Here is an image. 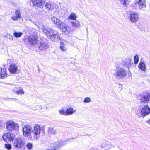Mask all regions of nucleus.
Returning a JSON list of instances; mask_svg holds the SVG:
<instances>
[{
  "mask_svg": "<svg viewBox=\"0 0 150 150\" xmlns=\"http://www.w3.org/2000/svg\"><path fill=\"white\" fill-rule=\"evenodd\" d=\"M40 28V29L52 41H56L60 40L59 34L57 31L44 25L41 26Z\"/></svg>",
  "mask_w": 150,
  "mask_h": 150,
  "instance_id": "obj_1",
  "label": "nucleus"
},
{
  "mask_svg": "<svg viewBox=\"0 0 150 150\" xmlns=\"http://www.w3.org/2000/svg\"><path fill=\"white\" fill-rule=\"evenodd\" d=\"M51 20L53 23L60 28V30L64 32L65 34L69 35L71 33V30L67 25L60 21L59 19L55 17L52 18Z\"/></svg>",
  "mask_w": 150,
  "mask_h": 150,
  "instance_id": "obj_2",
  "label": "nucleus"
},
{
  "mask_svg": "<svg viewBox=\"0 0 150 150\" xmlns=\"http://www.w3.org/2000/svg\"><path fill=\"white\" fill-rule=\"evenodd\" d=\"M111 73L116 78L122 79L127 75V71L123 68H119L116 70H112Z\"/></svg>",
  "mask_w": 150,
  "mask_h": 150,
  "instance_id": "obj_3",
  "label": "nucleus"
},
{
  "mask_svg": "<svg viewBox=\"0 0 150 150\" xmlns=\"http://www.w3.org/2000/svg\"><path fill=\"white\" fill-rule=\"evenodd\" d=\"M150 113V108L147 104L144 105L141 109H139L136 112V115L139 117H144Z\"/></svg>",
  "mask_w": 150,
  "mask_h": 150,
  "instance_id": "obj_4",
  "label": "nucleus"
},
{
  "mask_svg": "<svg viewBox=\"0 0 150 150\" xmlns=\"http://www.w3.org/2000/svg\"><path fill=\"white\" fill-rule=\"evenodd\" d=\"M150 94L148 93H143L138 96V98L140 100V103L143 105L147 104L149 100Z\"/></svg>",
  "mask_w": 150,
  "mask_h": 150,
  "instance_id": "obj_5",
  "label": "nucleus"
},
{
  "mask_svg": "<svg viewBox=\"0 0 150 150\" xmlns=\"http://www.w3.org/2000/svg\"><path fill=\"white\" fill-rule=\"evenodd\" d=\"M25 141L23 140V137L17 138L13 140V146L17 149L21 148L25 144Z\"/></svg>",
  "mask_w": 150,
  "mask_h": 150,
  "instance_id": "obj_6",
  "label": "nucleus"
},
{
  "mask_svg": "<svg viewBox=\"0 0 150 150\" xmlns=\"http://www.w3.org/2000/svg\"><path fill=\"white\" fill-rule=\"evenodd\" d=\"M44 5L42 6L41 8L42 11L43 13H46L50 10L52 9L54 7V4L51 2L48 1L44 2Z\"/></svg>",
  "mask_w": 150,
  "mask_h": 150,
  "instance_id": "obj_7",
  "label": "nucleus"
},
{
  "mask_svg": "<svg viewBox=\"0 0 150 150\" xmlns=\"http://www.w3.org/2000/svg\"><path fill=\"white\" fill-rule=\"evenodd\" d=\"M22 132L23 136L28 137L29 140L32 139V128L31 127L28 125L24 126L22 128Z\"/></svg>",
  "mask_w": 150,
  "mask_h": 150,
  "instance_id": "obj_8",
  "label": "nucleus"
},
{
  "mask_svg": "<svg viewBox=\"0 0 150 150\" xmlns=\"http://www.w3.org/2000/svg\"><path fill=\"white\" fill-rule=\"evenodd\" d=\"M41 128L39 125L36 124L34 127V128L32 130V132L34 135V137L36 140L38 141L39 139L40 134L41 132Z\"/></svg>",
  "mask_w": 150,
  "mask_h": 150,
  "instance_id": "obj_9",
  "label": "nucleus"
},
{
  "mask_svg": "<svg viewBox=\"0 0 150 150\" xmlns=\"http://www.w3.org/2000/svg\"><path fill=\"white\" fill-rule=\"evenodd\" d=\"M6 129L8 130L11 131L18 127L17 124H16L13 121H10L6 123Z\"/></svg>",
  "mask_w": 150,
  "mask_h": 150,
  "instance_id": "obj_10",
  "label": "nucleus"
},
{
  "mask_svg": "<svg viewBox=\"0 0 150 150\" xmlns=\"http://www.w3.org/2000/svg\"><path fill=\"white\" fill-rule=\"evenodd\" d=\"M139 17V16L137 13L132 12L130 14V21L132 22H135L138 20Z\"/></svg>",
  "mask_w": 150,
  "mask_h": 150,
  "instance_id": "obj_11",
  "label": "nucleus"
},
{
  "mask_svg": "<svg viewBox=\"0 0 150 150\" xmlns=\"http://www.w3.org/2000/svg\"><path fill=\"white\" fill-rule=\"evenodd\" d=\"M28 41L30 44L35 45L38 41V37L36 35H32L28 37Z\"/></svg>",
  "mask_w": 150,
  "mask_h": 150,
  "instance_id": "obj_12",
  "label": "nucleus"
},
{
  "mask_svg": "<svg viewBox=\"0 0 150 150\" xmlns=\"http://www.w3.org/2000/svg\"><path fill=\"white\" fill-rule=\"evenodd\" d=\"M3 138L5 141L7 142L13 140L14 139L13 135L9 133H6L3 136Z\"/></svg>",
  "mask_w": 150,
  "mask_h": 150,
  "instance_id": "obj_13",
  "label": "nucleus"
},
{
  "mask_svg": "<svg viewBox=\"0 0 150 150\" xmlns=\"http://www.w3.org/2000/svg\"><path fill=\"white\" fill-rule=\"evenodd\" d=\"M39 50L41 51H45L48 48V46L47 44L42 41H40L38 45Z\"/></svg>",
  "mask_w": 150,
  "mask_h": 150,
  "instance_id": "obj_14",
  "label": "nucleus"
},
{
  "mask_svg": "<svg viewBox=\"0 0 150 150\" xmlns=\"http://www.w3.org/2000/svg\"><path fill=\"white\" fill-rule=\"evenodd\" d=\"M21 12L18 10H16L11 16V19L13 21H16L21 17Z\"/></svg>",
  "mask_w": 150,
  "mask_h": 150,
  "instance_id": "obj_15",
  "label": "nucleus"
},
{
  "mask_svg": "<svg viewBox=\"0 0 150 150\" xmlns=\"http://www.w3.org/2000/svg\"><path fill=\"white\" fill-rule=\"evenodd\" d=\"M45 1L46 0H32V2L34 6L40 7L42 6L43 2Z\"/></svg>",
  "mask_w": 150,
  "mask_h": 150,
  "instance_id": "obj_16",
  "label": "nucleus"
},
{
  "mask_svg": "<svg viewBox=\"0 0 150 150\" xmlns=\"http://www.w3.org/2000/svg\"><path fill=\"white\" fill-rule=\"evenodd\" d=\"M18 67L16 65L13 64L9 66V70L10 73L12 74L15 73L17 71Z\"/></svg>",
  "mask_w": 150,
  "mask_h": 150,
  "instance_id": "obj_17",
  "label": "nucleus"
},
{
  "mask_svg": "<svg viewBox=\"0 0 150 150\" xmlns=\"http://www.w3.org/2000/svg\"><path fill=\"white\" fill-rule=\"evenodd\" d=\"M7 76L6 69L0 67V78L4 79Z\"/></svg>",
  "mask_w": 150,
  "mask_h": 150,
  "instance_id": "obj_18",
  "label": "nucleus"
},
{
  "mask_svg": "<svg viewBox=\"0 0 150 150\" xmlns=\"http://www.w3.org/2000/svg\"><path fill=\"white\" fill-rule=\"evenodd\" d=\"M145 0H138V3L139 4V8L141 9H145L146 5L145 4Z\"/></svg>",
  "mask_w": 150,
  "mask_h": 150,
  "instance_id": "obj_19",
  "label": "nucleus"
},
{
  "mask_svg": "<svg viewBox=\"0 0 150 150\" xmlns=\"http://www.w3.org/2000/svg\"><path fill=\"white\" fill-rule=\"evenodd\" d=\"M75 111L72 108H68L66 110V116L72 115Z\"/></svg>",
  "mask_w": 150,
  "mask_h": 150,
  "instance_id": "obj_20",
  "label": "nucleus"
},
{
  "mask_svg": "<svg viewBox=\"0 0 150 150\" xmlns=\"http://www.w3.org/2000/svg\"><path fill=\"white\" fill-rule=\"evenodd\" d=\"M138 67L140 69L144 71L146 69V66L144 62H142L139 64Z\"/></svg>",
  "mask_w": 150,
  "mask_h": 150,
  "instance_id": "obj_21",
  "label": "nucleus"
},
{
  "mask_svg": "<svg viewBox=\"0 0 150 150\" xmlns=\"http://www.w3.org/2000/svg\"><path fill=\"white\" fill-rule=\"evenodd\" d=\"M57 129L54 128H50L48 129L49 132L53 135L57 133Z\"/></svg>",
  "mask_w": 150,
  "mask_h": 150,
  "instance_id": "obj_22",
  "label": "nucleus"
},
{
  "mask_svg": "<svg viewBox=\"0 0 150 150\" xmlns=\"http://www.w3.org/2000/svg\"><path fill=\"white\" fill-rule=\"evenodd\" d=\"M71 23L72 25L75 27H79L80 26L79 22L77 21H72Z\"/></svg>",
  "mask_w": 150,
  "mask_h": 150,
  "instance_id": "obj_23",
  "label": "nucleus"
},
{
  "mask_svg": "<svg viewBox=\"0 0 150 150\" xmlns=\"http://www.w3.org/2000/svg\"><path fill=\"white\" fill-rule=\"evenodd\" d=\"M76 16L75 13H72L69 16V19L70 20H76Z\"/></svg>",
  "mask_w": 150,
  "mask_h": 150,
  "instance_id": "obj_24",
  "label": "nucleus"
},
{
  "mask_svg": "<svg viewBox=\"0 0 150 150\" xmlns=\"http://www.w3.org/2000/svg\"><path fill=\"white\" fill-rule=\"evenodd\" d=\"M22 34L23 33L22 32H18L15 31L13 33V35L15 37H20L21 36Z\"/></svg>",
  "mask_w": 150,
  "mask_h": 150,
  "instance_id": "obj_25",
  "label": "nucleus"
},
{
  "mask_svg": "<svg viewBox=\"0 0 150 150\" xmlns=\"http://www.w3.org/2000/svg\"><path fill=\"white\" fill-rule=\"evenodd\" d=\"M57 149V146L54 143L51 145L50 149H47L46 150H56Z\"/></svg>",
  "mask_w": 150,
  "mask_h": 150,
  "instance_id": "obj_26",
  "label": "nucleus"
},
{
  "mask_svg": "<svg viewBox=\"0 0 150 150\" xmlns=\"http://www.w3.org/2000/svg\"><path fill=\"white\" fill-rule=\"evenodd\" d=\"M59 113L61 115H64L66 116V111H65L63 108L59 110H58Z\"/></svg>",
  "mask_w": 150,
  "mask_h": 150,
  "instance_id": "obj_27",
  "label": "nucleus"
},
{
  "mask_svg": "<svg viewBox=\"0 0 150 150\" xmlns=\"http://www.w3.org/2000/svg\"><path fill=\"white\" fill-rule=\"evenodd\" d=\"M134 64H137L139 61V59L138 55L137 54L134 57Z\"/></svg>",
  "mask_w": 150,
  "mask_h": 150,
  "instance_id": "obj_28",
  "label": "nucleus"
},
{
  "mask_svg": "<svg viewBox=\"0 0 150 150\" xmlns=\"http://www.w3.org/2000/svg\"><path fill=\"white\" fill-rule=\"evenodd\" d=\"M64 43L61 42L60 43L61 46H60V48L62 51H65L66 50V48L64 46Z\"/></svg>",
  "mask_w": 150,
  "mask_h": 150,
  "instance_id": "obj_29",
  "label": "nucleus"
},
{
  "mask_svg": "<svg viewBox=\"0 0 150 150\" xmlns=\"http://www.w3.org/2000/svg\"><path fill=\"white\" fill-rule=\"evenodd\" d=\"M5 148L8 150H10L11 149V145L10 144H6L5 145Z\"/></svg>",
  "mask_w": 150,
  "mask_h": 150,
  "instance_id": "obj_30",
  "label": "nucleus"
},
{
  "mask_svg": "<svg viewBox=\"0 0 150 150\" xmlns=\"http://www.w3.org/2000/svg\"><path fill=\"white\" fill-rule=\"evenodd\" d=\"M24 93V92L23 91V89H20L18 91H16V94L18 95H21L23 94Z\"/></svg>",
  "mask_w": 150,
  "mask_h": 150,
  "instance_id": "obj_31",
  "label": "nucleus"
},
{
  "mask_svg": "<svg viewBox=\"0 0 150 150\" xmlns=\"http://www.w3.org/2000/svg\"><path fill=\"white\" fill-rule=\"evenodd\" d=\"M26 146L28 149H31L33 147L32 144L30 143H28L27 144Z\"/></svg>",
  "mask_w": 150,
  "mask_h": 150,
  "instance_id": "obj_32",
  "label": "nucleus"
},
{
  "mask_svg": "<svg viewBox=\"0 0 150 150\" xmlns=\"http://www.w3.org/2000/svg\"><path fill=\"white\" fill-rule=\"evenodd\" d=\"M91 101L90 98L88 97H87L84 98L83 100V102L84 103H89Z\"/></svg>",
  "mask_w": 150,
  "mask_h": 150,
  "instance_id": "obj_33",
  "label": "nucleus"
},
{
  "mask_svg": "<svg viewBox=\"0 0 150 150\" xmlns=\"http://www.w3.org/2000/svg\"><path fill=\"white\" fill-rule=\"evenodd\" d=\"M7 38L9 39L10 40H13V36L10 34H7Z\"/></svg>",
  "mask_w": 150,
  "mask_h": 150,
  "instance_id": "obj_34",
  "label": "nucleus"
},
{
  "mask_svg": "<svg viewBox=\"0 0 150 150\" xmlns=\"http://www.w3.org/2000/svg\"><path fill=\"white\" fill-rule=\"evenodd\" d=\"M121 4L126 5L127 0H120Z\"/></svg>",
  "mask_w": 150,
  "mask_h": 150,
  "instance_id": "obj_35",
  "label": "nucleus"
},
{
  "mask_svg": "<svg viewBox=\"0 0 150 150\" xmlns=\"http://www.w3.org/2000/svg\"><path fill=\"white\" fill-rule=\"evenodd\" d=\"M146 122L148 123H149V124H150V119L149 120H146Z\"/></svg>",
  "mask_w": 150,
  "mask_h": 150,
  "instance_id": "obj_36",
  "label": "nucleus"
},
{
  "mask_svg": "<svg viewBox=\"0 0 150 150\" xmlns=\"http://www.w3.org/2000/svg\"><path fill=\"white\" fill-rule=\"evenodd\" d=\"M92 150H97L96 149L93 148V149H92Z\"/></svg>",
  "mask_w": 150,
  "mask_h": 150,
  "instance_id": "obj_37",
  "label": "nucleus"
},
{
  "mask_svg": "<svg viewBox=\"0 0 150 150\" xmlns=\"http://www.w3.org/2000/svg\"><path fill=\"white\" fill-rule=\"evenodd\" d=\"M68 0V1L69 0Z\"/></svg>",
  "mask_w": 150,
  "mask_h": 150,
  "instance_id": "obj_38",
  "label": "nucleus"
}]
</instances>
